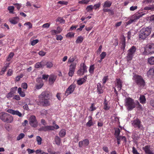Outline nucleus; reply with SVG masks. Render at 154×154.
Returning <instances> with one entry per match:
<instances>
[{"mask_svg":"<svg viewBox=\"0 0 154 154\" xmlns=\"http://www.w3.org/2000/svg\"><path fill=\"white\" fill-rule=\"evenodd\" d=\"M38 104L45 106L50 105L48 100L50 99V94L49 92L44 91L42 93L38 96Z\"/></svg>","mask_w":154,"mask_h":154,"instance_id":"nucleus-1","label":"nucleus"},{"mask_svg":"<svg viewBox=\"0 0 154 154\" xmlns=\"http://www.w3.org/2000/svg\"><path fill=\"white\" fill-rule=\"evenodd\" d=\"M125 105L127 109L131 110L135 108L137 105L141 106L138 101L134 102V100L130 97L126 98L125 100Z\"/></svg>","mask_w":154,"mask_h":154,"instance_id":"nucleus-2","label":"nucleus"},{"mask_svg":"<svg viewBox=\"0 0 154 154\" xmlns=\"http://www.w3.org/2000/svg\"><path fill=\"white\" fill-rule=\"evenodd\" d=\"M151 32V28L149 27L143 28L139 33V37L140 39H145L150 34Z\"/></svg>","mask_w":154,"mask_h":154,"instance_id":"nucleus-3","label":"nucleus"},{"mask_svg":"<svg viewBox=\"0 0 154 154\" xmlns=\"http://www.w3.org/2000/svg\"><path fill=\"white\" fill-rule=\"evenodd\" d=\"M0 119L4 122L11 123L14 120L13 117L8 113L2 112L0 113Z\"/></svg>","mask_w":154,"mask_h":154,"instance_id":"nucleus-4","label":"nucleus"},{"mask_svg":"<svg viewBox=\"0 0 154 154\" xmlns=\"http://www.w3.org/2000/svg\"><path fill=\"white\" fill-rule=\"evenodd\" d=\"M154 53V44H149L146 45L143 54L144 55H148Z\"/></svg>","mask_w":154,"mask_h":154,"instance_id":"nucleus-5","label":"nucleus"},{"mask_svg":"<svg viewBox=\"0 0 154 154\" xmlns=\"http://www.w3.org/2000/svg\"><path fill=\"white\" fill-rule=\"evenodd\" d=\"M136 48L135 46H132L128 51L127 55L126 58L128 61H131L136 51Z\"/></svg>","mask_w":154,"mask_h":154,"instance_id":"nucleus-6","label":"nucleus"},{"mask_svg":"<svg viewBox=\"0 0 154 154\" xmlns=\"http://www.w3.org/2000/svg\"><path fill=\"white\" fill-rule=\"evenodd\" d=\"M133 79L139 86H144L145 85L144 81L140 76L135 75L133 77Z\"/></svg>","mask_w":154,"mask_h":154,"instance_id":"nucleus-7","label":"nucleus"},{"mask_svg":"<svg viewBox=\"0 0 154 154\" xmlns=\"http://www.w3.org/2000/svg\"><path fill=\"white\" fill-rule=\"evenodd\" d=\"M131 123L133 126L135 128H137L140 129H142L143 128V125L141 124V121L138 118L132 121Z\"/></svg>","mask_w":154,"mask_h":154,"instance_id":"nucleus-8","label":"nucleus"},{"mask_svg":"<svg viewBox=\"0 0 154 154\" xmlns=\"http://www.w3.org/2000/svg\"><path fill=\"white\" fill-rule=\"evenodd\" d=\"M29 124L32 127L36 128L38 126V122L35 116H31L29 119Z\"/></svg>","mask_w":154,"mask_h":154,"instance_id":"nucleus-9","label":"nucleus"},{"mask_svg":"<svg viewBox=\"0 0 154 154\" xmlns=\"http://www.w3.org/2000/svg\"><path fill=\"white\" fill-rule=\"evenodd\" d=\"M87 67L84 63L80 65V68L77 71V74L79 75H83L85 72H87Z\"/></svg>","mask_w":154,"mask_h":154,"instance_id":"nucleus-10","label":"nucleus"},{"mask_svg":"<svg viewBox=\"0 0 154 154\" xmlns=\"http://www.w3.org/2000/svg\"><path fill=\"white\" fill-rule=\"evenodd\" d=\"M76 87V85L74 84L70 85L67 89L65 93V95L67 96L72 93L74 91Z\"/></svg>","mask_w":154,"mask_h":154,"instance_id":"nucleus-11","label":"nucleus"},{"mask_svg":"<svg viewBox=\"0 0 154 154\" xmlns=\"http://www.w3.org/2000/svg\"><path fill=\"white\" fill-rule=\"evenodd\" d=\"M89 143V140L86 139L79 141V147H85L88 145Z\"/></svg>","mask_w":154,"mask_h":154,"instance_id":"nucleus-12","label":"nucleus"},{"mask_svg":"<svg viewBox=\"0 0 154 154\" xmlns=\"http://www.w3.org/2000/svg\"><path fill=\"white\" fill-rule=\"evenodd\" d=\"M7 112L12 115H17L20 117H21L23 116V115L18 110L8 109L7 110Z\"/></svg>","mask_w":154,"mask_h":154,"instance_id":"nucleus-13","label":"nucleus"},{"mask_svg":"<svg viewBox=\"0 0 154 154\" xmlns=\"http://www.w3.org/2000/svg\"><path fill=\"white\" fill-rule=\"evenodd\" d=\"M38 130L39 131H45L48 130H54V128L52 126L47 125L41 127Z\"/></svg>","mask_w":154,"mask_h":154,"instance_id":"nucleus-14","label":"nucleus"},{"mask_svg":"<svg viewBox=\"0 0 154 154\" xmlns=\"http://www.w3.org/2000/svg\"><path fill=\"white\" fill-rule=\"evenodd\" d=\"M110 108V103L105 99L103 103V108L105 111H107Z\"/></svg>","mask_w":154,"mask_h":154,"instance_id":"nucleus-15","label":"nucleus"},{"mask_svg":"<svg viewBox=\"0 0 154 154\" xmlns=\"http://www.w3.org/2000/svg\"><path fill=\"white\" fill-rule=\"evenodd\" d=\"M45 66L44 60H42L40 62H37L35 65V68L36 69L43 68Z\"/></svg>","mask_w":154,"mask_h":154,"instance_id":"nucleus-16","label":"nucleus"},{"mask_svg":"<svg viewBox=\"0 0 154 154\" xmlns=\"http://www.w3.org/2000/svg\"><path fill=\"white\" fill-rule=\"evenodd\" d=\"M143 149L145 152L146 154H154L152 151L151 150L150 146L146 145L143 148Z\"/></svg>","mask_w":154,"mask_h":154,"instance_id":"nucleus-17","label":"nucleus"},{"mask_svg":"<svg viewBox=\"0 0 154 154\" xmlns=\"http://www.w3.org/2000/svg\"><path fill=\"white\" fill-rule=\"evenodd\" d=\"M116 86L119 90H121L122 87V81L119 79H117L116 80Z\"/></svg>","mask_w":154,"mask_h":154,"instance_id":"nucleus-18","label":"nucleus"},{"mask_svg":"<svg viewBox=\"0 0 154 154\" xmlns=\"http://www.w3.org/2000/svg\"><path fill=\"white\" fill-rule=\"evenodd\" d=\"M97 92L99 94H102L103 92V87L100 83H98L97 85Z\"/></svg>","mask_w":154,"mask_h":154,"instance_id":"nucleus-19","label":"nucleus"},{"mask_svg":"<svg viewBox=\"0 0 154 154\" xmlns=\"http://www.w3.org/2000/svg\"><path fill=\"white\" fill-rule=\"evenodd\" d=\"M144 14L142 13H137L133 15V18L134 19V21H135L136 20L139 19Z\"/></svg>","mask_w":154,"mask_h":154,"instance_id":"nucleus-20","label":"nucleus"},{"mask_svg":"<svg viewBox=\"0 0 154 154\" xmlns=\"http://www.w3.org/2000/svg\"><path fill=\"white\" fill-rule=\"evenodd\" d=\"M49 77V82L51 84L54 83L56 79V76L53 74L51 75Z\"/></svg>","mask_w":154,"mask_h":154,"instance_id":"nucleus-21","label":"nucleus"},{"mask_svg":"<svg viewBox=\"0 0 154 154\" xmlns=\"http://www.w3.org/2000/svg\"><path fill=\"white\" fill-rule=\"evenodd\" d=\"M126 46L125 44V37H123L121 40V48L123 50V52L125 51V47Z\"/></svg>","mask_w":154,"mask_h":154,"instance_id":"nucleus-22","label":"nucleus"},{"mask_svg":"<svg viewBox=\"0 0 154 154\" xmlns=\"http://www.w3.org/2000/svg\"><path fill=\"white\" fill-rule=\"evenodd\" d=\"M147 75L150 77H154V68H150L147 72Z\"/></svg>","mask_w":154,"mask_h":154,"instance_id":"nucleus-23","label":"nucleus"},{"mask_svg":"<svg viewBox=\"0 0 154 154\" xmlns=\"http://www.w3.org/2000/svg\"><path fill=\"white\" fill-rule=\"evenodd\" d=\"M87 79V77L86 76H85L83 78H81L77 81V84L79 85H82L85 82Z\"/></svg>","mask_w":154,"mask_h":154,"instance_id":"nucleus-24","label":"nucleus"},{"mask_svg":"<svg viewBox=\"0 0 154 154\" xmlns=\"http://www.w3.org/2000/svg\"><path fill=\"white\" fill-rule=\"evenodd\" d=\"M88 118L89 121L86 124V125L88 127H90L94 125V123L92 121V118L91 116H88Z\"/></svg>","mask_w":154,"mask_h":154,"instance_id":"nucleus-25","label":"nucleus"},{"mask_svg":"<svg viewBox=\"0 0 154 154\" xmlns=\"http://www.w3.org/2000/svg\"><path fill=\"white\" fill-rule=\"evenodd\" d=\"M112 2H111L110 1H107L105 2L103 5V7L104 8H109L112 5Z\"/></svg>","mask_w":154,"mask_h":154,"instance_id":"nucleus-26","label":"nucleus"},{"mask_svg":"<svg viewBox=\"0 0 154 154\" xmlns=\"http://www.w3.org/2000/svg\"><path fill=\"white\" fill-rule=\"evenodd\" d=\"M56 144L58 146L60 145L61 141V139L58 136H56L54 139Z\"/></svg>","mask_w":154,"mask_h":154,"instance_id":"nucleus-27","label":"nucleus"},{"mask_svg":"<svg viewBox=\"0 0 154 154\" xmlns=\"http://www.w3.org/2000/svg\"><path fill=\"white\" fill-rule=\"evenodd\" d=\"M17 92L22 97H24L25 96V93L22 91V89L21 88H18Z\"/></svg>","mask_w":154,"mask_h":154,"instance_id":"nucleus-28","label":"nucleus"},{"mask_svg":"<svg viewBox=\"0 0 154 154\" xmlns=\"http://www.w3.org/2000/svg\"><path fill=\"white\" fill-rule=\"evenodd\" d=\"M140 102L141 103H144L146 102V99L145 97L143 95L140 96L139 98Z\"/></svg>","mask_w":154,"mask_h":154,"instance_id":"nucleus-29","label":"nucleus"},{"mask_svg":"<svg viewBox=\"0 0 154 154\" xmlns=\"http://www.w3.org/2000/svg\"><path fill=\"white\" fill-rule=\"evenodd\" d=\"M84 39V38L82 36H78L75 41L76 43L79 44L81 43Z\"/></svg>","mask_w":154,"mask_h":154,"instance_id":"nucleus-30","label":"nucleus"},{"mask_svg":"<svg viewBox=\"0 0 154 154\" xmlns=\"http://www.w3.org/2000/svg\"><path fill=\"white\" fill-rule=\"evenodd\" d=\"M66 131L64 129L61 130L59 132V135L61 137H64L66 135Z\"/></svg>","mask_w":154,"mask_h":154,"instance_id":"nucleus-31","label":"nucleus"},{"mask_svg":"<svg viewBox=\"0 0 154 154\" xmlns=\"http://www.w3.org/2000/svg\"><path fill=\"white\" fill-rule=\"evenodd\" d=\"M68 3V2L65 1H60L57 2V4H60L61 6L67 5Z\"/></svg>","mask_w":154,"mask_h":154,"instance_id":"nucleus-32","label":"nucleus"},{"mask_svg":"<svg viewBox=\"0 0 154 154\" xmlns=\"http://www.w3.org/2000/svg\"><path fill=\"white\" fill-rule=\"evenodd\" d=\"M25 136V134L22 133L20 134L17 137V140L19 141L23 139Z\"/></svg>","mask_w":154,"mask_h":154,"instance_id":"nucleus-33","label":"nucleus"},{"mask_svg":"<svg viewBox=\"0 0 154 154\" xmlns=\"http://www.w3.org/2000/svg\"><path fill=\"white\" fill-rule=\"evenodd\" d=\"M9 64H10L9 63H7L6 64V66H4L2 68V71H1V73H0V74L1 75L3 73H4V72H5L6 71L7 68L9 66Z\"/></svg>","mask_w":154,"mask_h":154,"instance_id":"nucleus-34","label":"nucleus"},{"mask_svg":"<svg viewBox=\"0 0 154 154\" xmlns=\"http://www.w3.org/2000/svg\"><path fill=\"white\" fill-rule=\"evenodd\" d=\"M45 66H46V67L47 68H50L53 66V64L51 62L48 61L45 62Z\"/></svg>","mask_w":154,"mask_h":154,"instance_id":"nucleus-35","label":"nucleus"},{"mask_svg":"<svg viewBox=\"0 0 154 154\" xmlns=\"http://www.w3.org/2000/svg\"><path fill=\"white\" fill-rule=\"evenodd\" d=\"M76 65V63L75 62L72 63L69 66V69L74 70Z\"/></svg>","mask_w":154,"mask_h":154,"instance_id":"nucleus-36","label":"nucleus"},{"mask_svg":"<svg viewBox=\"0 0 154 154\" xmlns=\"http://www.w3.org/2000/svg\"><path fill=\"white\" fill-rule=\"evenodd\" d=\"M148 62L150 64H154V57H152L149 58Z\"/></svg>","mask_w":154,"mask_h":154,"instance_id":"nucleus-37","label":"nucleus"},{"mask_svg":"<svg viewBox=\"0 0 154 154\" xmlns=\"http://www.w3.org/2000/svg\"><path fill=\"white\" fill-rule=\"evenodd\" d=\"M120 132V130L119 128H116L115 129V135L116 138L119 136Z\"/></svg>","mask_w":154,"mask_h":154,"instance_id":"nucleus-38","label":"nucleus"},{"mask_svg":"<svg viewBox=\"0 0 154 154\" xmlns=\"http://www.w3.org/2000/svg\"><path fill=\"white\" fill-rule=\"evenodd\" d=\"M36 140L37 142V144L38 145H40L42 144V139L40 136H36Z\"/></svg>","mask_w":154,"mask_h":154,"instance_id":"nucleus-39","label":"nucleus"},{"mask_svg":"<svg viewBox=\"0 0 154 154\" xmlns=\"http://www.w3.org/2000/svg\"><path fill=\"white\" fill-rule=\"evenodd\" d=\"M90 1L89 0H82L79 2V3L81 4H87Z\"/></svg>","mask_w":154,"mask_h":154,"instance_id":"nucleus-40","label":"nucleus"},{"mask_svg":"<svg viewBox=\"0 0 154 154\" xmlns=\"http://www.w3.org/2000/svg\"><path fill=\"white\" fill-rule=\"evenodd\" d=\"M14 9V7L13 6H8V9L9 11V12L11 13H13Z\"/></svg>","mask_w":154,"mask_h":154,"instance_id":"nucleus-41","label":"nucleus"},{"mask_svg":"<svg viewBox=\"0 0 154 154\" xmlns=\"http://www.w3.org/2000/svg\"><path fill=\"white\" fill-rule=\"evenodd\" d=\"M43 85V82H42L41 83L38 84L36 85L35 88L37 89H39L41 88Z\"/></svg>","mask_w":154,"mask_h":154,"instance_id":"nucleus-42","label":"nucleus"},{"mask_svg":"<svg viewBox=\"0 0 154 154\" xmlns=\"http://www.w3.org/2000/svg\"><path fill=\"white\" fill-rule=\"evenodd\" d=\"M94 69V65H93L91 66L89 69V72L90 73H93Z\"/></svg>","mask_w":154,"mask_h":154,"instance_id":"nucleus-43","label":"nucleus"},{"mask_svg":"<svg viewBox=\"0 0 154 154\" xmlns=\"http://www.w3.org/2000/svg\"><path fill=\"white\" fill-rule=\"evenodd\" d=\"M116 138H119V140L121 141L122 140L124 142L126 141V139L125 137V136H119V137H117Z\"/></svg>","mask_w":154,"mask_h":154,"instance_id":"nucleus-44","label":"nucleus"},{"mask_svg":"<svg viewBox=\"0 0 154 154\" xmlns=\"http://www.w3.org/2000/svg\"><path fill=\"white\" fill-rule=\"evenodd\" d=\"M57 21L59 22L60 23H64L65 20L61 17H59L57 20Z\"/></svg>","mask_w":154,"mask_h":154,"instance_id":"nucleus-45","label":"nucleus"},{"mask_svg":"<svg viewBox=\"0 0 154 154\" xmlns=\"http://www.w3.org/2000/svg\"><path fill=\"white\" fill-rule=\"evenodd\" d=\"M93 8V6L90 5L87 7L86 10L87 11L89 12L91 11Z\"/></svg>","mask_w":154,"mask_h":154,"instance_id":"nucleus-46","label":"nucleus"},{"mask_svg":"<svg viewBox=\"0 0 154 154\" xmlns=\"http://www.w3.org/2000/svg\"><path fill=\"white\" fill-rule=\"evenodd\" d=\"M9 21L11 23L15 24L17 23V22L15 20V18H11L9 19Z\"/></svg>","mask_w":154,"mask_h":154,"instance_id":"nucleus-47","label":"nucleus"},{"mask_svg":"<svg viewBox=\"0 0 154 154\" xmlns=\"http://www.w3.org/2000/svg\"><path fill=\"white\" fill-rule=\"evenodd\" d=\"M75 58L74 57H70L68 59V63H72L75 60Z\"/></svg>","mask_w":154,"mask_h":154,"instance_id":"nucleus-48","label":"nucleus"},{"mask_svg":"<svg viewBox=\"0 0 154 154\" xmlns=\"http://www.w3.org/2000/svg\"><path fill=\"white\" fill-rule=\"evenodd\" d=\"M13 5L16 6V7L18 10L20 9L22 6L21 4L19 3H14L13 4Z\"/></svg>","mask_w":154,"mask_h":154,"instance_id":"nucleus-49","label":"nucleus"},{"mask_svg":"<svg viewBox=\"0 0 154 154\" xmlns=\"http://www.w3.org/2000/svg\"><path fill=\"white\" fill-rule=\"evenodd\" d=\"M24 25H26L28 26L29 29H31L32 27V24L29 22H28L24 23Z\"/></svg>","mask_w":154,"mask_h":154,"instance_id":"nucleus-50","label":"nucleus"},{"mask_svg":"<svg viewBox=\"0 0 154 154\" xmlns=\"http://www.w3.org/2000/svg\"><path fill=\"white\" fill-rule=\"evenodd\" d=\"M17 88V87L12 88L11 89V92L13 94H14L16 91Z\"/></svg>","mask_w":154,"mask_h":154,"instance_id":"nucleus-51","label":"nucleus"},{"mask_svg":"<svg viewBox=\"0 0 154 154\" xmlns=\"http://www.w3.org/2000/svg\"><path fill=\"white\" fill-rule=\"evenodd\" d=\"M132 137L134 140H137L139 139V137L136 133H134L132 134Z\"/></svg>","mask_w":154,"mask_h":154,"instance_id":"nucleus-52","label":"nucleus"},{"mask_svg":"<svg viewBox=\"0 0 154 154\" xmlns=\"http://www.w3.org/2000/svg\"><path fill=\"white\" fill-rule=\"evenodd\" d=\"M75 34L72 32H69L66 35V36L69 37H72L74 36Z\"/></svg>","mask_w":154,"mask_h":154,"instance_id":"nucleus-53","label":"nucleus"},{"mask_svg":"<svg viewBox=\"0 0 154 154\" xmlns=\"http://www.w3.org/2000/svg\"><path fill=\"white\" fill-rule=\"evenodd\" d=\"M74 70L69 69V71L68 73L69 75L72 77L74 73Z\"/></svg>","mask_w":154,"mask_h":154,"instance_id":"nucleus-54","label":"nucleus"},{"mask_svg":"<svg viewBox=\"0 0 154 154\" xmlns=\"http://www.w3.org/2000/svg\"><path fill=\"white\" fill-rule=\"evenodd\" d=\"M21 86L24 89H26L27 88V85L26 83H22L21 84Z\"/></svg>","mask_w":154,"mask_h":154,"instance_id":"nucleus-55","label":"nucleus"},{"mask_svg":"<svg viewBox=\"0 0 154 154\" xmlns=\"http://www.w3.org/2000/svg\"><path fill=\"white\" fill-rule=\"evenodd\" d=\"M132 152L133 154H140L134 147H132Z\"/></svg>","mask_w":154,"mask_h":154,"instance_id":"nucleus-56","label":"nucleus"},{"mask_svg":"<svg viewBox=\"0 0 154 154\" xmlns=\"http://www.w3.org/2000/svg\"><path fill=\"white\" fill-rule=\"evenodd\" d=\"M49 77V75H43L42 79L44 80H47Z\"/></svg>","mask_w":154,"mask_h":154,"instance_id":"nucleus-57","label":"nucleus"},{"mask_svg":"<svg viewBox=\"0 0 154 154\" xmlns=\"http://www.w3.org/2000/svg\"><path fill=\"white\" fill-rule=\"evenodd\" d=\"M38 39H36L33 40L31 42V45H35L36 44L38 43Z\"/></svg>","mask_w":154,"mask_h":154,"instance_id":"nucleus-58","label":"nucleus"},{"mask_svg":"<svg viewBox=\"0 0 154 154\" xmlns=\"http://www.w3.org/2000/svg\"><path fill=\"white\" fill-rule=\"evenodd\" d=\"M13 94H14L10 92L7 95L6 97L8 98H10L12 97L13 95Z\"/></svg>","mask_w":154,"mask_h":154,"instance_id":"nucleus-59","label":"nucleus"},{"mask_svg":"<svg viewBox=\"0 0 154 154\" xmlns=\"http://www.w3.org/2000/svg\"><path fill=\"white\" fill-rule=\"evenodd\" d=\"M100 5V3H99L98 4H96L93 6V8L95 9H96L97 8H99Z\"/></svg>","mask_w":154,"mask_h":154,"instance_id":"nucleus-60","label":"nucleus"},{"mask_svg":"<svg viewBox=\"0 0 154 154\" xmlns=\"http://www.w3.org/2000/svg\"><path fill=\"white\" fill-rule=\"evenodd\" d=\"M27 151L29 154L35 152L34 149H27Z\"/></svg>","mask_w":154,"mask_h":154,"instance_id":"nucleus-61","label":"nucleus"},{"mask_svg":"<svg viewBox=\"0 0 154 154\" xmlns=\"http://www.w3.org/2000/svg\"><path fill=\"white\" fill-rule=\"evenodd\" d=\"M106 55V53L105 52H103L100 55V57L102 59H104Z\"/></svg>","mask_w":154,"mask_h":154,"instance_id":"nucleus-62","label":"nucleus"},{"mask_svg":"<svg viewBox=\"0 0 154 154\" xmlns=\"http://www.w3.org/2000/svg\"><path fill=\"white\" fill-rule=\"evenodd\" d=\"M50 26V24L48 23H46L45 24H44L42 27L44 28H48Z\"/></svg>","mask_w":154,"mask_h":154,"instance_id":"nucleus-63","label":"nucleus"},{"mask_svg":"<svg viewBox=\"0 0 154 154\" xmlns=\"http://www.w3.org/2000/svg\"><path fill=\"white\" fill-rule=\"evenodd\" d=\"M45 54L46 52L42 51H40L38 53V54L41 56H45Z\"/></svg>","mask_w":154,"mask_h":154,"instance_id":"nucleus-64","label":"nucleus"}]
</instances>
